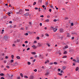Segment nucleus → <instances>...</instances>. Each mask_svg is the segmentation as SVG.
Masks as SVG:
<instances>
[{
	"mask_svg": "<svg viewBox=\"0 0 79 79\" xmlns=\"http://www.w3.org/2000/svg\"><path fill=\"white\" fill-rule=\"evenodd\" d=\"M49 11H50V12H52V9H49Z\"/></svg>",
	"mask_w": 79,
	"mask_h": 79,
	"instance_id": "obj_47",
	"label": "nucleus"
},
{
	"mask_svg": "<svg viewBox=\"0 0 79 79\" xmlns=\"http://www.w3.org/2000/svg\"><path fill=\"white\" fill-rule=\"evenodd\" d=\"M20 29H21V30H24V28H22V27H21V28H20Z\"/></svg>",
	"mask_w": 79,
	"mask_h": 79,
	"instance_id": "obj_31",
	"label": "nucleus"
},
{
	"mask_svg": "<svg viewBox=\"0 0 79 79\" xmlns=\"http://www.w3.org/2000/svg\"><path fill=\"white\" fill-rule=\"evenodd\" d=\"M79 69V68L78 67H77L76 69V71H78V70Z\"/></svg>",
	"mask_w": 79,
	"mask_h": 79,
	"instance_id": "obj_28",
	"label": "nucleus"
},
{
	"mask_svg": "<svg viewBox=\"0 0 79 79\" xmlns=\"http://www.w3.org/2000/svg\"><path fill=\"white\" fill-rule=\"evenodd\" d=\"M64 30H63V29H62V28H61L60 29V32H63Z\"/></svg>",
	"mask_w": 79,
	"mask_h": 79,
	"instance_id": "obj_3",
	"label": "nucleus"
},
{
	"mask_svg": "<svg viewBox=\"0 0 79 79\" xmlns=\"http://www.w3.org/2000/svg\"><path fill=\"white\" fill-rule=\"evenodd\" d=\"M67 37H71V35H69V33H67Z\"/></svg>",
	"mask_w": 79,
	"mask_h": 79,
	"instance_id": "obj_13",
	"label": "nucleus"
},
{
	"mask_svg": "<svg viewBox=\"0 0 79 79\" xmlns=\"http://www.w3.org/2000/svg\"><path fill=\"white\" fill-rule=\"evenodd\" d=\"M51 29L52 30V29H54L53 27H51Z\"/></svg>",
	"mask_w": 79,
	"mask_h": 79,
	"instance_id": "obj_30",
	"label": "nucleus"
},
{
	"mask_svg": "<svg viewBox=\"0 0 79 79\" xmlns=\"http://www.w3.org/2000/svg\"><path fill=\"white\" fill-rule=\"evenodd\" d=\"M48 74H49V72H48L47 73H46L45 74L46 76H47V75H48Z\"/></svg>",
	"mask_w": 79,
	"mask_h": 79,
	"instance_id": "obj_14",
	"label": "nucleus"
},
{
	"mask_svg": "<svg viewBox=\"0 0 79 79\" xmlns=\"http://www.w3.org/2000/svg\"><path fill=\"white\" fill-rule=\"evenodd\" d=\"M68 48V46H65V48Z\"/></svg>",
	"mask_w": 79,
	"mask_h": 79,
	"instance_id": "obj_33",
	"label": "nucleus"
},
{
	"mask_svg": "<svg viewBox=\"0 0 79 79\" xmlns=\"http://www.w3.org/2000/svg\"><path fill=\"white\" fill-rule=\"evenodd\" d=\"M40 17H42V18H44V15H40Z\"/></svg>",
	"mask_w": 79,
	"mask_h": 79,
	"instance_id": "obj_57",
	"label": "nucleus"
},
{
	"mask_svg": "<svg viewBox=\"0 0 79 79\" xmlns=\"http://www.w3.org/2000/svg\"><path fill=\"white\" fill-rule=\"evenodd\" d=\"M50 16L49 15H48L47 16V18H50Z\"/></svg>",
	"mask_w": 79,
	"mask_h": 79,
	"instance_id": "obj_43",
	"label": "nucleus"
},
{
	"mask_svg": "<svg viewBox=\"0 0 79 79\" xmlns=\"http://www.w3.org/2000/svg\"><path fill=\"white\" fill-rule=\"evenodd\" d=\"M67 57V56H64L62 57V58H66Z\"/></svg>",
	"mask_w": 79,
	"mask_h": 79,
	"instance_id": "obj_19",
	"label": "nucleus"
},
{
	"mask_svg": "<svg viewBox=\"0 0 79 79\" xmlns=\"http://www.w3.org/2000/svg\"><path fill=\"white\" fill-rule=\"evenodd\" d=\"M53 63L54 64H58V63L56 62H54Z\"/></svg>",
	"mask_w": 79,
	"mask_h": 79,
	"instance_id": "obj_27",
	"label": "nucleus"
},
{
	"mask_svg": "<svg viewBox=\"0 0 79 79\" xmlns=\"http://www.w3.org/2000/svg\"><path fill=\"white\" fill-rule=\"evenodd\" d=\"M66 66H64L62 67V68L64 70L66 69Z\"/></svg>",
	"mask_w": 79,
	"mask_h": 79,
	"instance_id": "obj_12",
	"label": "nucleus"
},
{
	"mask_svg": "<svg viewBox=\"0 0 79 79\" xmlns=\"http://www.w3.org/2000/svg\"><path fill=\"white\" fill-rule=\"evenodd\" d=\"M20 75L22 77H23V73H20Z\"/></svg>",
	"mask_w": 79,
	"mask_h": 79,
	"instance_id": "obj_20",
	"label": "nucleus"
},
{
	"mask_svg": "<svg viewBox=\"0 0 79 79\" xmlns=\"http://www.w3.org/2000/svg\"><path fill=\"white\" fill-rule=\"evenodd\" d=\"M45 35L47 36V37H48V36H49V35L48 34L46 33L45 34Z\"/></svg>",
	"mask_w": 79,
	"mask_h": 79,
	"instance_id": "obj_21",
	"label": "nucleus"
},
{
	"mask_svg": "<svg viewBox=\"0 0 79 79\" xmlns=\"http://www.w3.org/2000/svg\"><path fill=\"white\" fill-rule=\"evenodd\" d=\"M4 40H7V39H8V38L7 37H5L4 38Z\"/></svg>",
	"mask_w": 79,
	"mask_h": 79,
	"instance_id": "obj_11",
	"label": "nucleus"
},
{
	"mask_svg": "<svg viewBox=\"0 0 79 79\" xmlns=\"http://www.w3.org/2000/svg\"><path fill=\"white\" fill-rule=\"evenodd\" d=\"M73 61H75V62H76H76H77V60H76L75 59H73Z\"/></svg>",
	"mask_w": 79,
	"mask_h": 79,
	"instance_id": "obj_45",
	"label": "nucleus"
},
{
	"mask_svg": "<svg viewBox=\"0 0 79 79\" xmlns=\"http://www.w3.org/2000/svg\"><path fill=\"white\" fill-rule=\"evenodd\" d=\"M61 71V69H58V72H60V71Z\"/></svg>",
	"mask_w": 79,
	"mask_h": 79,
	"instance_id": "obj_39",
	"label": "nucleus"
},
{
	"mask_svg": "<svg viewBox=\"0 0 79 79\" xmlns=\"http://www.w3.org/2000/svg\"><path fill=\"white\" fill-rule=\"evenodd\" d=\"M10 14H11V13L10 12H8L7 14L9 16H10Z\"/></svg>",
	"mask_w": 79,
	"mask_h": 79,
	"instance_id": "obj_40",
	"label": "nucleus"
},
{
	"mask_svg": "<svg viewBox=\"0 0 79 79\" xmlns=\"http://www.w3.org/2000/svg\"><path fill=\"white\" fill-rule=\"evenodd\" d=\"M34 56L35 58H37V55H36L35 56Z\"/></svg>",
	"mask_w": 79,
	"mask_h": 79,
	"instance_id": "obj_63",
	"label": "nucleus"
},
{
	"mask_svg": "<svg viewBox=\"0 0 79 79\" xmlns=\"http://www.w3.org/2000/svg\"><path fill=\"white\" fill-rule=\"evenodd\" d=\"M35 10H37V9H38V8H37V7H35Z\"/></svg>",
	"mask_w": 79,
	"mask_h": 79,
	"instance_id": "obj_60",
	"label": "nucleus"
},
{
	"mask_svg": "<svg viewBox=\"0 0 79 79\" xmlns=\"http://www.w3.org/2000/svg\"><path fill=\"white\" fill-rule=\"evenodd\" d=\"M34 71H35V72H37V69H35Z\"/></svg>",
	"mask_w": 79,
	"mask_h": 79,
	"instance_id": "obj_58",
	"label": "nucleus"
},
{
	"mask_svg": "<svg viewBox=\"0 0 79 79\" xmlns=\"http://www.w3.org/2000/svg\"><path fill=\"white\" fill-rule=\"evenodd\" d=\"M58 75H59V76H62V74L60 73H59Z\"/></svg>",
	"mask_w": 79,
	"mask_h": 79,
	"instance_id": "obj_37",
	"label": "nucleus"
},
{
	"mask_svg": "<svg viewBox=\"0 0 79 79\" xmlns=\"http://www.w3.org/2000/svg\"><path fill=\"white\" fill-rule=\"evenodd\" d=\"M48 4V2H46V5H47Z\"/></svg>",
	"mask_w": 79,
	"mask_h": 79,
	"instance_id": "obj_55",
	"label": "nucleus"
},
{
	"mask_svg": "<svg viewBox=\"0 0 79 79\" xmlns=\"http://www.w3.org/2000/svg\"><path fill=\"white\" fill-rule=\"evenodd\" d=\"M42 6L43 8H45V6L43 5Z\"/></svg>",
	"mask_w": 79,
	"mask_h": 79,
	"instance_id": "obj_52",
	"label": "nucleus"
},
{
	"mask_svg": "<svg viewBox=\"0 0 79 79\" xmlns=\"http://www.w3.org/2000/svg\"><path fill=\"white\" fill-rule=\"evenodd\" d=\"M64 73L63 71V70H61L60 71V73Z\"/></svg>",
	"mask_w": 79,
	"mask_h": 79,
	"instance_id": "obj_61",
	"label": "nucleus"
},
{
	"mask_svg": "<svg viewBox=\"0 0 79 79\" xmlns=\"http://www.w3.org/2000/svg\"><path fill=\"white\" fill-rule=\"evenodd\" d=\"M30 50V48H28L27 49V50Z\"/></svg>",
	"mask_w": 79,
	"mask_h": 79,
	"instance_id": "obj_64",
	"label": "nucleus"
},
{
	"mask_svg": "<svg viewBox=\"0 0 79 79\" xmlns=\"http://www.w3.org/2000/svg\"><path fill=\"white\" fill-rule=\"evenodd\" d=\"M5 58H6V59H8V56H5Z\"/></svg>",
	"mask_w": 79,
	"mask_h": 79,
	"instance_id": "obj_32",
	"label": "nucleus"
},
{
	"mask_svg": "<svg viewBox=\"0 0 79 79\" xmlns=\"http://www.w3.org/2000/svg\"><path fill=\"white\" fill-rule=\"evenodd\" d=\"M74 39V37H72L71 38L72 40H73Z\"/></svg>",
	"mask_w": 79,
	"mask_h": 79,
	"instance_id": "obj_53",
	"label": "nucleus"
},
{
	"mask_svg": "<svg viewBox=\"0 0 79 79\" xmlns=\"http://www.w3.org/2000/svg\"><path fill=\"white\" fill-rule=\"evenodd\" d=\"M62 62L63 63H64V64H65V63H66V61H62Z\"/></svg>",
	"mask_w": 79,
	"mask_h": 79,
	"instance_id": "obj_54",
	"label": "nucleus"
},
{
	"mask_svg": "<svg viewBox=\"0 0 79 79\" xmlns=\"http://www.w3.org/2000/svg\"><path fill=\"white\" fill-rule=\"evenodd\" d=\"M24 77L25 78H28V77L26 76H24Z\"/></svg>",
	"mask_w": 79,
	"mask_h": 79,
	"instance_id": "obj_36",
	"label": "nucleus"
},
{
	"mask_svg": "<svg viewBox=\"0 0 79 79\" xmlns=\"http://www.w3.org/2000/svg\"><path fill=\"white\" fill-rule=\"evenodd\" d=\"M30 59H34V57H30Z\"/></svg>",
	"mask_w": 79,
	"mask_h": 79,
	"instance_id": "obj_59",
	"label": "nucleus"
},
{
	"mask_svg": "<svg viewBox=\"0 0 79 79\" xmlns=\"http://www.w3.org/2000/svg\"><path fill=\"white\" fill-rule=\"evenodd\" d=\"M35 60H36L35 59L33 60V61L34 62V63L35 62Z\"/></svg>",
	"mask_w": 79,
	"mask_h": 79,
	"instance_id": "obj_50",
	"label": "nucleus"
},
{
	"mask_svg": "<svg viewBox=\"0 0 79 79\" xmlns=\"http://www.w3.org/2000/svg\"><path fill=\"white\" fill-rule=\"evenodd\" d=\"M46 45H48V47H50V44H48V43H47V44H46Z\"/></svg>",
	"mask_w": 79,
	"mask_h": 79,
	"instance_id": "obj_34",
	"label": "nucleus"
},
{
	"mask_svg": "<svg viewBox=\"0 0 79 79\" xmlns=\"http://www.w3.org/2000/svg\"><path fill=\"white\" fill-rule=\"evenodd\" d=\"M28 65H30V64H31V62H28Z\"/></svg>",
	"mask_w": 79,
	"mask_h": 79,
	"instance_id": "obj_35",
	"label": "nucleus"
},
{
	"mask_svg": "<svg viewBox=\"0 0 79 79\" xmlns=\"http://www.w3.org/2000/svg\"><path fill=\"white\" fill-rule=\"evenodd\" d=\"M40 39V38L39 37H38L36 38V39H37V40H39Z\"/></svg>",
	"mask_w": 79,
	"mask_h": 79,
	"instance_id": "obj_41",
	"label": "nucleus"
},
{
	"mask_svg": "<svg viewBox=\"0 0 79 79\" xmlns=\"http://www.w3.org/2000/svg\"><path fill=\"white\" fill-rule=\"evenodd\" d=\"M33 48V49H35L36 48H37V46H36L33 45L31 46Z\"/></svg>",
	"mask_w": 79,
	"mask_h": 79,
	"instance_id": "obj_5",
	"label": "nucleus"
},
{
	"mask_svg": "<svg viewBox=\"0 0 79 79\" xmlns=\"http://www.w3.org/2000/svg\"><path fill=\"white\" fill-rule=\"evenodd\" d=\"M25 35H28V33H26L25 34Z\"/></svg>",
	"mask_w": 79,
	"mask_h": 79,
	"instance_id": "obj_51",
	"label": "nucleus"
},
{
	"mask_svg": "<svg viewBox=\"0 0 79 79\" xmlns=\"http://www.w3.org/2000/svg\"><path fill=\"white\" fill-rule=\"evenodd\" d=\"M17 42H19L20 40H17Z\"/></svg>",
	"mask_w": 79,
	"mask_h": 79,
	"instance_id": "obj_44",
	"label": "nucleus"
},
{
	"mask_svg": "<svg viewBox=\"0 0 79 79\" xmlns=\"http://www.w3.org/2000/svg\"><path fill=\"white\" fill-rule=\"evenodd\" d=\"M11 57L12 59H14V55H12L11 56Z\"/></svg>",
	"mask_w": 79,
	"mask_h": 79,
	"instance_id": "obj_15",
	"label": "nucleus"
},
{
	"mask_svg": "<svg viewBox=\"0 0 79 79\" xmlns=\"http://www.w3.org/2000/svg\"><path fill=\"white\" fill-rule=\"evenodd\" d=\"M36 2H34V3H33V6H34V5H36Z\"/></svg>",
	"mask_w": 79,
	"mask_h": 79,
	"instance_id": "obj_26",
	"label": "nucleus"
},
{
	"mask_svg": "<svg viewBox=\"0 0 79 79\" xmlns=\"http://www.w3.org/2000/svg\"><path fill=\"white\" fill-rule=\"evenodd\" d=\"M30 79H33L34 78V77L32 75H31L29 77Z\"/></svg>",
	"mask_w": 79,
	"mask_h": 79,
	"instance_id": "obj_4",
	"label": "nucleus"
},
{
	"mask_svg": "<svg viewBox=\"0 0 79 79\" xmlns=\"http://www.w3.org/2000/svg\"><path fill=\"white\" fill-rule=\"evenodd\" d=\"M19 8H17V11H18V10H19V12H18V11H17L16 12V13L17 14H19V13L20 11H21V10H19Z\"/></svg>",
	"mask_w": 79,
	"mask_h": 79,
	"instance_id": "obj_2",
	"label": "nucleus"
},
{
	"mask_svg": "<svg viewBox=\"0 0 79 79\" xmlns=\"http://www.w3.org/2000/svg\"><path fill=\"white\" fill-rule=\"evenodd\" d=\"M19 64L18 63V62H15V63H14L13 64V66H18Z\"/></svg>",
	"mask_w": 79,
	"mask_h": 79,
	"instance_id": "obj_1",
	"label": "nucleus"
},
{
	"mask_svg": "<svg viewBox=\"0 0 79 79\" xmlns=\"http://www.w3.org/2000/svg\"><path fill=\"white\" fill-rule=\"evenodd\" d=\"M68 52H66V51H65L64 52V54L65 55H66V54H67V53Z\"/></svg>",
	"mask_w": 79,
	"mask_h": 79,
	"instance_id": "obj_17",
	"label": "nucleus"
},
{
	"mask_svg": "<svg viewBox=\"0 0 79 79\" xmlns=\"http://www.w3.org/2000/svg\"><path fill=\"white\" fill-rule=\"evenodd\" d=\"M56 21H57V20H56V19H54L53 20V21H54V22H56Z\"/></svg>",
	"mask_w": 79,
	"mask_h": 79,
	"instance_id": "obj_48",
	"label": "nucleus"
},
{
	"mask_svg": "<svg viewBox=\"0 0 79 79\" xmlns=\"http://www.w3.org/2000/svg\"><path fill=\"white\" fill-rule=\"evenodd\" d=\"M57 30V29L54 28L53 29V31H54V32H56V30Z\"/></svg>",
	"mask_w": 79,
	"mask_h": 79,
	"instance_id": "obj_6",
	"label": "nucleus"
},
{
	"mask_svg": "<svg viewBox=\"0 0 79 79\" xmlns=\"http://www.w3.org/2000/svg\"><path fill=\"white\" fill-rule=\"evenodd\" d=\"M6 68H8V69H9V68H10V67H9V66H6Z\"/></svg>",
	"mask_w": 79,
	"mask_h": 79,
	"instance_id": "obj_38",
	"label": "nucleus"
},
{
	"mask_svg": "<svg viewBox=\"0 0 79 79\" xmlns=\"http://www.w3.org/2000/svg\"><path fill=\"white\" fill-rule=\"evenodd\" d=\"M50 65H52V64H53V63H51L50 64Z\"/></svg>",
	"mask_w": 79,
	"mask_h": 79,
	"instance_id": "obj_56",
	"label": "nucleus"
},
{
	"mask_svg": "<svg viewBox=\"0 0 79 79\" xmlns=\"http://www.w3.org/2000/svg\"><path fill=\"white\" fill-rule=\"evenodd\" d=\"M16 58H17V59H18L19 60L21 59V58H20V57H19V56H16Z\"/></svg>",
	"mask_w": 79,
	"mask_h": 79,
	"instance_id": "obj_9",
	"label": "nucleus"
},
{
	"mask_svg": "<svg viewBox=\"0 0 79 79\" xmlns=\"http://www.w3.org/2000/svg\"><path fill=\"white\" fill-rule=\"evenodd\" d=\"M25 44H27V43H28V41H26L25 42Z\"/></svg>",
	"mask_w": 79,
	"mask_h": 79,
	"instance_id": "obj_42",
	"label": "nucleus"
},
{
	"mask_svg": "<svg viewBox=\"0 0 79 79\" xmlns=\"http://www.w3.org/2000/svg\"><path fill=\"white\" fill-rule=\"evenodd\" d=\"M41 68L42 69H45V68L44 66H42Z\"/></svg>",
	"mask_w": 79,
	"mask_h": 79,
	"instance_id": "obj_25",
	"label": "nucleus"
},
{
	"mask_svg": "<svg viewBox=\"0 0 79 79\" xmlns=\"http://www.w3.org/2000/svg\"><path fill=\"white\" fill-rule=\"evenodd\" d=\"M49 21H50V20H49V19H47L45 20L44 21H45V22H47V23H48V22Z\"/></svg>",
	"mask_w": 79,
	"mask_h": 79,
	"instance_id": "obj_10",
	"label": "nucleus"
},
{
	"mask_svg": "<svg viewBox=\"0 0 79 79\" xmlns=\"http://www.w3.org/2000/svg\"><path fill=\"white\" fill-rule=\"evenodd\" d=\"M0 79H5V78H4L3 77H1Z\"/></svg>",
	"mask_w": 79,
	"mask_h": 79,
	"instance_id": "obj_49",
	"label": "nucleus"
},
{
	"mask_svg": "<svg viewBox=\"0 0 79 79\" xmlns=\"http://www.w3.org/2000/svg\"><path fill=\"white\" fill-rule=\"evenodd\" d=\"M77 62L76 63H79V58L77 57Z\"/></svg>",
	"mask_w": 79,
	"mask_h": 79,
	"instance_id": "obj_8",
	"label": "nucleus"
},
{
	"mask_svg": "<svg viewBox=\"0 0 79 79\" xmlns=\"http://www.w3.org/2000/svg\"><path fill=\"white\" fill-rule=\"evenodd\" d=\"M13 61H14V60H11L10 62V63H13Z\"/></svg>",
	"mask_w": 79,
	"mask_h": 79,
	"instance_id": "obj_22",
	"label": "nucleus"
},
{
	"mask_svg": "<svg viewBox=\"0 0 79 79\" xmlns=\"http://www.w3.org/2000/svg\"><path fill=\"white\" fill-rule=\"evenodd\" d=\"M17 79H21V77H19V76L18 77H17Z\"/></svg>",
	"mask_w": 79,
	"mask_h": 79,
	"instance_id": "obj_23",
	"label": "nucleus"
},
{
	"mask_svg": "<svg viewBox=\"0 0 79 79\" xmlns=\"http://www.w3.org/2000/svg\"><path fill=\"white\" fill-rule=\"evenodd\" d=\"M42 24L41 23H40V26H42Z\"/></svg>",
	"mask_w": 79,
	"mask_h": 79,
	"instance_id": "obj_62",
	"label": "nucleus"
},
{
	"mask_svg": "<svg viewBox=\"0 0 79 79\" xmlns=\"http://www.w3.org/2000/svg\"><path fill=\"white\" fill-rule=\"evenodd\" d=\"M42 1V0H39L38 2L39 3H41Z\"/></svg>",
	"mask_w": 79,
	"mask_h": 79,
	"instance_id": "obj_18",
	"label": "nucleus"
},
{
	"mask_svg": "<svg viewBox=\"0 0 79 79\" xmlns=\"http://www.w3.org/2000/svg\"><path fill=\"white\" fill-rule=\"evenodd\" d=\"M32 55H35L36 54V53L35 52H31Z\"/></svg>",
	"mask_w": 79,
	"mask_h": 79,
	"instance_id": "obj_16",
	"label": "nucleus"
},
{
	"mask_svg": "<svg viewBox=\"0 0 79 79\" xmlns=\"http://www.w3.org/2000/svg\"><path fill=\"white\" fill-rule=\"evenodd\" d=\"M29 13H27L26 14H25L24 15V16H29Z\"/></svg>",
	"mask_w": 79,
	"mask_h": 79,
	"instance_id": "obj_7",
	"label": "nucleus"
},
{
	"mask_svg": "<svg viewBox=\"0 0 79 79\" xmlns=\"http://www.w3.org/2000/svg\"><path fill=\"white\" fill-rule=\"evenodd\" d=\"M25 11H29V9H25Z\"/></svg>",
	"mask_w": 79,
	"mask_h": 79,
	"instance_id": "obj_29",
	"label": "nucleus"
},
{
	"mask_svg": "<svg viewBox=\"0 0 79 79\" xmlns=\"http://www.w3.org/2000/svg\"><path fill=\"white\" fill-rule=\"evenodd\" d=\"M0 76H4V74L3 73H1L0 74Z\"/></svg>",
	"mask_w": 79,
	"mask_h": 79,
	"instance_id": "obj_24",
	"label": "nucleus"
},
{
	"mask_svg": "<svg viewBox=\"0 0 79 79\" xmlns=\"http://www.w3.org/2000/svg\"><path fill=\"white\" fill-rule=\"evenodd\" d=\"M71 26H73V23H71Z\"/></svg>",
	"mask_w": 79,
	"mask_h": 79,
	"instance_id": "obj_46",
	"label": "nucleus"
}]
</instances>
